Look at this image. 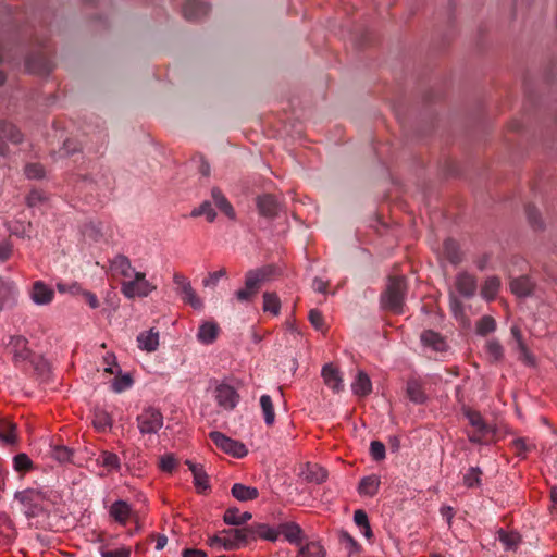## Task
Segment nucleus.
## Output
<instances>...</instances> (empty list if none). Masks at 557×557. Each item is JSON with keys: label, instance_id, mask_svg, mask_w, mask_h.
Listing matches in <instances>:
<instances>
[{"label": "nucleus", "instance_id": "1", "mask_svg": "<svg viewBox=\"0 0 557 557\" xmlns=\"http://www.w3.org/2000/svg\"><path fill=\"white\" fill-rule=\"evenodd\" d=\"M52 491L46 486L28 487L15 493V500L22 506L23 512L27 517H38L48 510L51 500Z\"/></svg>", "mask_w": 557, "mask_h": 557}, {"label": "nucleus", "instance_id": "2", "mask_svg": "<svg viewBox=\"0 0 557 557\" xmlns=\"http://www.w3.org/2000/svg\"><path fill=\"white\" fill-rule=\"evenodd\" d=\"M273 272L274 269L271 265L246 272L245 286L235 293L236 299L239 302H251Z\"/></svg>", "mask_w": 557, "mask_h": 557}, {"label": "nucleus", "instance_id": "3", "mask_svg": "<svg viewBox=\"0 0 557 557\" xmlns=\"http://www.w3.org/2000/svg\"><path fill=\"white\" fill-rule=\"evenodd\" d=\"M407 284L404 276L389 277L386 289L381 295V305L396 314L404 313Z\"/></svg>", "mask_w": 557, "mask_h": 557}, {"label": "nucleus", "instance_id": "4", "mask_svg": "<svg viewBox=\"0 0 557 557\" xmlns=\"http://www.w3.org/2000/svg\"><path fill=\"white\" fill-rule=\"evenodd\" d=\"M136 421L141 434H156L163 426V416L159 409L153 407L144 409L137 416Z\"/></svg>", "mask_w": 557, "mask_h": 557}, {"label": "nucleus", "instance_id": "5", "mask_svg": "<svg viewBox=\"0 0 557 557\" xmlns=\"http://www.w3.org/2000/svg\"><path fill=\"white\" fill-rule=\"evenodd\" d=\"M209 437L218 448L235 458H243L248 454V449L243 443L233 440L221 432L212 431L210 432Z\"/></svg>", "mask_w": 557, "mask_h": 557}, {"label": "nucleus", "instance_id": "6", "mask_svg": "<svg viewBox=\"0 0 557 557\" xmlns=\"http://www.w3.org/2000/svg\"><path fill=\"white\" fill-rule=\"evenodd\" d=\"M173 282L176 286V292L181 295L184 302L190 305L194 309L200 310L203 308L202 300L197 296L188 278L182 273H175Z\"/></svg>", "mask_w": 557, "mask_h": 557}, {"label": "nucleus", "instance_id": "7", "mask_svg": "<svg viewBox=\"0 0 557 557\" xmlns=\"http://www.w3.org/2000/svg\"><path fill=\"white\" fill-rule=\"evenodd\" d=\"M9 351L13 355L15 363H23L30 360L32 349L28 347V341L22 335H12L7 344Z\"/></svg>", "mask_w": 557, "mask_h": 557}, {"label": "nucleus", "instance_id": "8", "mask_svg": "<svg viewBox=\"0 0 557 557\" xmlns=\"http://www.w3.org/2000/svg\"><path fill=\"white\" fill-rule=\"evenodd\" d=\"M26 67L29 72L47 75L52 71V62L48 53L40 50L27 57Z\"/></svg>", "mask_w": 557, "mask_h": 557}, {"label": "nucleus", "instance_id": "9", "mask_svg": "<svg viewBox=\"0 0 557 557\" xmlns=\"http://www.w3.org/2000/svg\"><path fill=\"white\" fill-rule=\"evenodd\" d=\"M4 139H8L13 144H18L23 140V135L13 124L0 121V157H5L9 152V148Z\"/></svg>", "mask_w": 557, "mask_h": 557}, {"label": "nucleus", "instance_id": "10", "mask_svg": "<svg viewBox=\"0 0 557 557\" xmlns=\"http://www.w3.org/2000/svg\"><path fill=\"white\" fill-rule=\"evenodd\" d=\"M215 399L223 409L233 410L238 403L239 395L231 385L221 384L215 388Z\"/></svg>", "mask_w": 557, "mask_h": 557}, {"label": "nucleus", "instance_id": "11", "mask_svg": "<svg viewBox=\"0 0 557 557\" xmlns=\"http://www.w3.org/2000/svg\"><path fill=\"white\" fill-rule=\"evenodd\" d=\"M257 208L260 215L267 219H274L278 215L281 203L275 196L264 194L257 198Z\"/></svg>", "mask_w": 557, "mask_h": 557}, {"label": "nucleus", "instance_id": "12", "mask_svg": "<svg viewBox=\"0 0 557 557\" xmlns=\"http://www.w3.org/2000/svg\"><path fill=\"white\" fill-rule=\"evenodd\" d=\"M109 515L121 525H126L127 521L132 518L136 519V513L132 506L123 499L115 500L110 506Z\"/></svg>", "mask_w": 557, "mask_h": 557}, {"label": "nucleus", "instance_id": "13", "mask_svg": "<svg viewBox=\"0 0 557 557\" xmlns=\"http://www.w3.org/2000/svg\"><path fill=\"white\" fill-rule=\"evenodd\" d=\"M457 292L465 298H471L478 289V282L474 275L468 272H460L455 281Z\"/></svg>", "mask_w": 557, "mask_h": 557}, {"label": "nucleus", "instance_id": "14", "mask_svg": "<svg viewBox=\"0 0 557 557\" xmlns=\"http://www.w3.org/2000/svg\"><path fill=\"white\" fill-rule=\"evenodd\" d=\"M154 289L156 286L150 282H123L121 286L123 295L128 299H133L135 297H147Z\"/></svg>", "mask_w": 557, "mask_h": 557}, {"label": "nucleus", "instance_id": "15", "mask_svg": "<svg viewBox=\"0 0 557 557\" xmlns=\"http://www.w3.org/2000/svg\"><path fill=\"white\" fill-rule=\"evenodd\" d=\"M54 292L41 281L33 284L30 298L37 305H48L53 300Z\"/></svg>", "mask_w": 557, "mask_h": 557}, {"label": "nucleus", "instance_id": "16", "mask_svg": "<svg viewBox=\"0 0 557 557\" xmlns=\"http://www.w3.org/2000/svg\"><path fill=\"white\" fill-rule=\"evenodd\" d=\"M209 7L201 0H187L183 7V14L186 20L196 21L207 15Z\"/></svg>", "mask_w": 557, "mask_h": 557}, {"label": "nucleus", "instance_id": "17", "mask_svg": "<svg viewBox=\"0 0 557 557\" xmlns=\"http://www.w3.org/2000/svg\"><path fill=\"white\" fill-rule=\"evenodd\" d=\"M535 282L528 275H521L510 281V290L518 297H528L532 294Z\"/></svg>", "mask_w": 557, "mask_h": 557}, {"label": "nucleus", "instance_id": "18", "mask_svg": "<svg viewBox=\"0 0 557 557\" xmlns=\"http://www.w3.org/2000/svg\"><path fill=\"white\" fill-rule=\"evenodd\" d=\"M321 374L324 380V383L334 392H339L343 389V379L339 374L338 369H336L332 364H325L322 369Z\"/></svg>", "mask_w": 557, "mask_h": 557}, {"label": "nucleus", "instance_id": "19", "mask_svg": "<svg viewBox=\"0 0 557 557\" xmlns=\"http://www.w3.org/2000/svg\"><path fill=\"white\" fill-rule=\"evenodd\" d=\"M421 342L424 346L432 348L434 351L443 352L447 349L444 337L432 330L422 332Z\"/></svg>", "mask_w": 557, "mask_h": 557}, {"label": "nucleus", "instance_id": "20", "mask_svg": "<svg viewBox=\"0 0 557 557\" xmlns=\"http://www.w3.org/2000/svg\"><path fill=\"white\" fill-rule=\"evenodd\" d=\"M16 296L17 289L13 284L0 281V310L12 307Z\"/></svg>", "mask_w": 557, "mask_h": 557}, {"label": "nucleus", "instance_id": "21", "mask_svg": "<svg viewBox=\"0 0 557 557\" xmlns=\"http://www.w3.org/2000/svg\"><path fill=\"white\" fill-rule=\"evenodd\" d=\"M248 527L251 540L261 537L263 540L274 542L278 537V532L265 523H255Z\"/></svg>", "mask_w": 557, "mask_h": 557}, {"label": "nucleus", "instance_id": "22", "mask_svg": "<svg viewBox=\"0 0 557 557\" xmlns=\"http://www.w3.org/2000/svg\"><path fill=\"white\" fill-rule=\"evenodd\" d=\"M186 465L193 473L197 491L201 493L209 488L208 475L206 474L203 467L201 465L194 463L190 460H186Z\"/></svg>", "mask_w": 557, "mask_h": 557}, {"label": "nucleus", "instance_id": "23", "mask_svg": "<svg viewBox=\"0 0 557 557\" xmlns=\"http://www.w3.org/2000/svg\"><path fill=\"white\" fill-rule=\"evenodd\" d=\"M211 197L214 205L230 219L234 220L236 214L233 206L223 195L220 188L214 187L211 190Z\"/></svg>", "mask_w": 557, "mask_h": 557}, {"label": "nucleus", "instance_id": "24", "mask_svg": "<svg viewBox=\"0 0 557 557\" xmlns=\"http://www.w3.org/2000/svg\"><path fill=\"white\" fill-rule=\"evenodd\" d=\"M278 534H283L284 537L292 544H299L302 536V530L299 524L295 522L282 523L277 530Z\"/></svg>", "mask_w": 557, "mask_h": 557}, {"label": "nucleus", "instance_id": "25", "mask_svg": "<svg viewBox=\"0 0 557 557\" xmlns=\"http://www.w3.org/2000/svg\"><path fill=\"white\" fill-rule=\"evenodd\" d=\"M231 493L233 497L239 502L253 500L259 496V491L257 487L247 486L242 483H235L232 486Z\"/></svg>", "mask_w": 557, "mask_h": 557}, {"label": "nucleus", "instance_id": "26", "mask_svg": "<svg viewBox=\"0 0 557 557\" xmlns=\"http://www.w3.org/2000/svg\"><path fill=\"white\" fill-rule=\"evenodd\" d=\"M219 333V325L214 322H205L199 326L197 338L202 344H212Z\"/></svg>", "mask_w": 557, "mask_h": 557}, {"label": "nucleus", "instance_id": "27", "mask_svg": "<svg viewBox=\"0 0 557 557\" xmlns=\"http://www.w3.org/2000/svg\"><path fill=\"white\" fill-rule=\"evenodd\" d=\"M110 268L115 274H120L124 277H129L133 273L131 260L123 255L115 256L110 261Z\"/></svg>", "mask_w": 557, "mask_h": 557}, {"label": "nucleus", "instance_id": "28", "mask_svg": "<svg viewBox=\"0 0 557 557\" xmlns=\"http://www.w3.org/2000/svg\"><path fill=\"white\" fill-rule=\"evenodd\" d=\"M380 484H381V481L377 475L371 474V475L364 476L361 479V481L359 483L358 492L360 495L372 497L379 492Z\"/></svg>", "mask_w": 557, "mask_h": 557}, {"label": "nucleus", "instance_id": "29", "mask_svg": "<svg viewBox=\"0 0 557 557\" xmlns=\"http://www.w3.org/2000/svg\"><path fill=\"white\" fill-rule=\"evenodd\" d=\"M251 518L252 515L250 512L245 511L240 513L239 509H237L236 507H231L225 511L223 520L226 524L230 525H243Z\"/></svg>", "mask_w": 557, "mask_h": 557}, {"label": "nucleus", "instance_id": "30", "mask_svg": "<svg viewBox=\"0 0 557 557\" xmlns=\"http://www.w3.org/2000/svg\"><path fill=\"white\" fill-rule=\"evenodd\" d=\"M138 347L147 351H154L159 346V333L150 330L137 336Z\"/></svg>", "mask_w": 557, "mask_h": 557}, {"label": "nucleus", "instance_id": "31", "mask_svg": "<svg viewBox=\"0 0 557 557\" xmlns=\"http://www.w3.org/2000/svg\"><path fill=\"white\" fill-rule=\"evenodd\" d=\"M352 392L358 396H367L372 392V383L367 373L360 371L351 384Z\"/></svg>", "mask_w": 557, "mask_h": 557}, {"label": "nucleus", "instance_id": "32", "mask_svg": "<svg viewBox=\"0 0 557 557\" xmlns=\"http://www.w3.org/2000/svg\"><path fill=\"white\" fill-rule=\"evenodd\" d=\"M443 253L445 258L453 264H458L461 262V251L459 249V245L451 238H447L443 244Z\"/></svg>", "mask_w": 557, "mask_h": 557}, {"label": "nucleus", "instance_id": "33", "mask_svg": "<svg viewBox=\"0 0 557 557\" xmlns=\"http://www.w3.org/2000/svg\"><path fill=\"white\" fill-rule=\"evenodd\" d=\"M97 465L106 468L108 471H117L121 467L120 458L116 454L102 450L96 459Z\"/></svg>", "mask_w": 557, "mask_h": 557}, {"label": "nucleus", "instance_id": "34", "mask_svg": "<svg viewBox=\"0 0 557 557\" xmlns=\"http://www.w3.org/2000/svg\"><path fill=\"white\" fill-rule=\"evenodd\" d=\"M463 414L468 419L469 423L479 431V433L492 432V428L485 423L480 412L470 408H463Z\"/></svg>", "mask_w": 557, "mask_h": 557}, {"label": "nucleus", "instance_id": "35", "mask_svg": "<svg viewBox=\"0 0 557 557\" xmlns=\"http://www.w3.org/2000/svg\"><path fill=\"white\" fill-rule=\"evenodd\" d=\"M406 392L409 399L416 404H423L426 400L422 384L418 380H409Z\"/></svg>", "mask_w": 557, "mask_h": 557}, {"label": "nucleus", "instance_id": "36", "mask_svg": "<svg viewBox=\"0 0 557 557\" xmlns=\"http://www.w3.org/2000/svg\"><path fill=\"white\" fill-rule=\"evenodd\" d=\"M296 557H326V552L320 543L309 542L300 546Z\"/></svg>", "mask_w": 557, "mask_h": 557}, {"label": "nucleus", "instance_id": "37", "mask_svg": "<svg viewBox=\"0 0 557 557\" xmlns=\"http://www.w3.org/2000/svg\"><path fill=\"white\" fill-rule=\"evenodd\" d=\"M500 287V281L497 276L487 277L482 286L481 295L487 301L493 300Z\"/></svg>", "mask_w": 557, "mask_h": 557}, {"label": "nucleus", "instance_id": "38", "mask_svg": "<svg viewBox=\"0 0 557 557\" xmlns=\"http://www.w3.org/2000/svg\"><path fill=\"white\" fill-rule=\"evenodd\" d=\"M260 407L267 425H272L275 421V412L272 398L264 394L260 397Z\"/></svg>", "mask_w": 557, "mask_h": 557}, {"label": "nucleus", "instance_id": "39", "mask_svg": "<svg viewBox=\"0 0 557 557\" xmlns=\"http://www.w3.org/2000/svg\"><path fill=\"white\" fill-rule=\"evenodd\" d=\"M497 539L507 550L516 549L520 542V535L518 533L507 532L503 529L498 530Z\"/></svg>", "mask_w": 557, "mask_h": 557}, {"label": "nucleus", "instance_id": "40", "mask_svg": "<svg viewBox=\"0 0 557 557\" xmlns=\"http://www.w3.org/2000/svg\"><path fill=\"white\" fill-rule=\"evenodd\" d=\"M476 334L486 336L496 330V321L491 315H483L475 324Z\"/></svg>", "mask_w": 557, "mask_h": 557}, {"label": "nucleus", "instance_id": "41", "mask_svg": "<svg viewBox=\"0 0 557 557\" xmlns=\"http://www.w3.org/2000/svg\"><path fill=\"white\" fill-rule=\"evenodd\" d=\"M281 309L280 298L275 293H264L263 294V310L265 312H270L273 315H277Z\"/></svg>", "mask_w": 557, "mask_h": 557}, {"label": "nucleus", "instance_id": "42", "mask_svg": "<svg viewBox=\"0 0 557 557\" xmlns=\"http://www.w3.org/2000/svg\"><path fill=\"white\" fill-rule=\"evenodd\" d=\"M482 474V470L479 467H471L463 474L462 482L469 488L478 487L481 485Z\"/></svg>", "mask_w": 557, "mask_h": 557}, {"label": "nucleus", "instance_id": "43", "mask_svg": "<svg viewBox=\"0 0 557 557\" xmlns=\"http://www.w3.org/2000/svg\"><path fill=\"white\" fill-rule=\"evenodd\" d=\"M50 455L60 463H65L72 461L73 450L63 445H54L51 446Z\"/></svg>", "mask_w": 557, "mask_h": 557}, {"label": "nucleus", "instance_id": "44", "mask_svg": "<svg viewBox=\"0 0 557 557\" xmlns=\"http://www.w3.org/2000/svg\"><path fill=\"white\" fill-rule=\"evenodd\" d=\"M13 467L15 471L25 473L34 468V463L26 454L20 453L13 458Z\"/></svg>", "mask_w": 557, "mask_h": 557}, {"label": "nucleus", "instance_id": "45", "mask_svg": "<svg viewBox=\"0 0 557 557\" xmlns=\"http://www.w3.org/2000/svg\"><path fill=\"white\" fill-rule=\"evenodd\" d=\"M222 533L232 535L233 537L231 540L237 543V547L251 540L249 527L223 530Z\"/></svg>", "mask_w": 557, "mask_h": 557}, {"label": "nucleus", "instance_id": "46", "mask_svg": "<svg viewBox=\"0 0 557 557\" xmlns=\"http://www.w3.org/2000/svg\"><path fill=\"white\" fill-rule=\"evenodd\" d=\"M190 215L194 218L205 215L208 222H213L216 218V212L210 201H203L198 208L191 211Z\"/></svg>", "mask_w": 557, "mask_h": 557}, {"label": "nucleus", "instance_id": "47", "mask_svg": "<svg viewBox=\"0 0 557 557\" xmlns=\"http://www.w3.org/2000/svg\"><path fill=\"white\" fill-rule=\"evenodd\" d=\"M326 478H327V471L325 469H323L317 465L308 468V471L306 474V480L308 482L321 484L322 482H324L326 480Z\"/></svg>", "mask_w": 557, "mask_h": 557}, {"label": "nucleus", "instance_id": "48", "mask_svg": "<svg viewBox=\"0 0 557 557\" xmlns=\"http://www.w3.org/2000/svg\"><path fill=\"white\" fill-rule=\"evenodd\" d=\"M354 521L358 528H366V539L371 540L373 537V532L369 523L368 515L364 510H356L354 513Z\"/></svg>", "mask_w": 557, "mask_h": 557}, {"label": "nucleus", "instance_id": "49", "mask_svg": "<svg viewBox=\"0 0 557 557\" xmlns=\"http://www.w3.org/2000/svg\"><path fill=\"white\" fill-rule=\"evenodd\" d=\"M486 352L491 360L499 361L504 356V349L497 339H490L485 345Z\"/></svg>", "mask_w": 557, "mask_h": 557}, {"label": "nucleus", "instance_id": "50", "mask_svg": "<svg viewBox=\"0 0 557 557\" xmlns=\"http://www.w3.org/2000/svg\"><path fill=\"white\" fill-rule=\"evenodd\" d=\"M92 424L97 430L106 431L111 426V418L106 411L98 410L94 414Z\"/></svg>", "mask_w": 557, "mask_h": 557}, {"label": "nucleus", "instance_id": "51", "mask_svg": "<svg viewBox=\"0 0 557 557\" xmlns=\"http://www.w3.org/2000/svg\"><path fill=\"white\" fill-rule=\"evenodd\" d=\"M57 289L61 294H71V295H82V293L84 292L83 287L77 282H71V283L59 282V283H57Z\"/></svg>", "mask_w": 557, "mask_h": 557}, {"label": "nucleus", "instance_id": "52", "mask_svg": "<svg viewBox=\"0 0 557 557\" xmlns=\"http://www.w3.org/2000/svg\"><path fill=\"white\" fill-rule=\"evenodd\" d=\"M24 172L30 180H39L45 176V169L40 163L26 164Z\"/></svg>", "mask_w": 557, "mask_h": 557}, {"label": "nucleus", "instance_id": "53", "mask_svg": "<svg viewBox=\"0 0 557 557\" xmlns=\"http://www.w3.org/2000/svg\"><path fill=\"white\" fill-rule=\"evenodd\" d=\"M133 384V380L129 374L119 375L113 381V389L116 393H121L125 389H128Z\"/></svg>", "mask_w": 557, "mask_h": 557}, {"label": "nucleus", "instance_id": "54", "mask_svg": "<svg viewBox=\"0 0 557 557\" xmlns=\"http://www.w3.org/2000/svg\"><path fill=\"white\" fill-rule=\"evenodd\" d=\"M208 544L211 547L222 545L225 549L228 550L237 548V543L232 541L231 537H220L219 535H213L210 537Z\"/></svg>", "mask_w": 557, "mask_h": 557}, {"label": "nucleus", "instance_id": "55", "mask_svg": "<svg viewBox=\"0 0 557 557\" xmlns=\"http://www.w3.org/2000/svg\"><path fill=\"white\" fill-rule=\"evenodd\" d=\"M525 214L528 216V220H529L530 224L534 228L542 227V222H541V219H540V212H539V210H537V208L535 206L528 205L525 207Z\"/></svg>", "mask_w": 557, "mask_h": 557}, {"label": "nucleus", "instance_id": "56", "mask_svg": "<svg viewBox=\"0 0 557 557\" xmlns=\"http://www.w3.org/2000/svg\"><path fill=\"white\" fill-rule=\"evenodd\" d=\"M511 448L518 457L523 458V457H525L527 453L530 450V445L527 444L525 438L518 437L511 442Z\"/></svg>", "mask_w": 557, "mask_h": 557}, {"label": "nucleus", "instance_id": "57", "mask_svg": "<svg viewBox=\"0 0 557 557\" xmlns=\"http://www.w3.org/2000/svg\"><path fill=\"white\" fill-rule=\"evenodd\" d=\"M370 455L376 460H383L385 458V445L380 441H372L370 444Z\"/></svg>", "mask_w": 557, "mask_h": 557}, {"label": "nucleus", "instance_id": "58", "mask_svg": "<svg viewBox=\"0 0 557 557\" xmlns=\"http://www.w3.org/2000/svg\"><path fill=\"white\" fill-rule=\"evenodd\" d=\"M225 275H226V270L225 269H221L219 271L211 272V273H209L208 277H206L202 281L203 286H206V287H214V286H216L219 280L221 277H224Z\"/></svg>", "mask_w": 557, "mask_h": 557}, {"label": "nucleus", "instance_id": "59", "mask_svg": "<svg viewBox=\"0 0 557 557\" xmlns=\"http://www.w3.org/2000/svg\"><path fill=\"white\" fill-rule=\"evenodd\" d=\"M177 465L176 459L173 455H164L160 459V468L165 472H172Z\"/></svg>", "mask_w": 557, "mask_h": 557}, {"label": "nucleus", "instance_id": "60", "mask_svg": "<svg viewBox=\"0 0 557 557\" xmlns=\"http://www.w3.org/2000/svg\"><path fill=\"white\" fill-rule=\"evenodd\" d=\"M309 321L317 329L321 330L323 327V315L317 309H311L309 312Z\"/></svg>", "mask_w": 557, "mask_h": 557}, {"label": "nucleus", "instance_id": "61", "mask_svg": "<svg viewBox=\"0 0 557 557\" xmlns=\"http://www.w3.org/2000/svg\"><path fill=\"white\" fill-rule=\"evenodd\" d=\"M13 246L9 240L0 243V261H7L12 255Z\"/></svg>", "mask_w": 557, "mask_h": 557}, {"label": "nucleus", "instance_id": "62", "mask_svg": "<svg viewBox=\"0 0 557 557\" xmlns=\"http://www.w3.org/2000/svg\"><path fill=\"white\" fill-rule=\"evenodd\" d=\"M101 556L102 557H129L131 552L125 548L114 549V550H103L101 553Z\"/></svg>", "mask_w": 557, "mask_h": 557}, {"label": "nucleus", "instance_id": "63", "mask_svg": "<svg viewBox=\"0 0 557 557\" xmlns=\"http://www.w3.org/2000/svg\"><path fill=\"white\" fill-rule=\"evenodd\" d=\"M82 296L85 298L86 302L89 305L90 308L96 309L99 307L100 304L96 294L84 289Z\"/></svg>", "mask_w": 557, "mask_h": 557}, {"label": "nucleus", "instance_id": "64", "mask_svg": "<svg viewBox=\"0 0 557 557\" xmlns=\"http://www.w3.org/2000/svg\"><path fill=\"white\" fill-rule=\"evenodd\" d=\"M183 557H207V554L201 549L186 548L183 550Z\"/></svg>", "mask_w": 557, "mask_h": 557}]
</instances>
